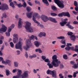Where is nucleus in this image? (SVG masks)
<instances>
[{
  "mask_svg": "<svg viewBox=\"0 0 78 78\" xmlns=\"http://www.w3.org/2000/svg\"><path fill=\"white\" fill-rule=\"evenodd\" d=\"M58 17H62V16H64V12L59 13L58 15Z\"/></svg>",
  "mask_w": 78,
  "mask_h": 78,
  "instance_id": "2f4dec72",
  "label": "nucleus"
},
{
  "mask_svg": "<svg viewBox=\"0 0 78 78\" xmlns=\"http://www.w3.org/2000/svg\"><path fill=\"white\" fill-rule=\"evenodd\" d=\"M34 44L36 47H38L41 45V43L37 41H36L34 42Z\"/></svg>",
  "mask_w": 78,
  "mask_h": 78,
  "instance_id": "f3484780",
  "label": "nucleus"
},
{
  "mask_svg": "<svg viewBox=\"0 0 78 78\" xmlns=\"http://www.w3.org/2000/svg\"><path fill=\"white\" fill-rule=\"evenodd\" d=\"M51 9L53 11H57V8L54 6H51Z\"/></svg>",
  "mask_w": 78,
  "mask_h": 78,
  "instance_id": "bb28decb",
  "label": "nucleus"
},
{
  "mask_svg": "<svg viewBox=\"0 0 78 78\" xmlns=\"http://www.w3.org/2000/svg\"><path fill=\"white\" fill-rule=\"evenodd\" d=\"M42 1L44 4L46 5L47 6L49 5V3H48V2L47 0H42Z\"/></svg>",
  "mask_w": 78,
  "mask_h": 78,
  "instance_id": "5701e85b",
  "label": "nucleus"
},
{
  "mask_svg": "<svg viewBox=\"0 0 78 78\" xmlns=\"http://www.w3.org/2000/svg\"><path fill=\"white\" fill-rule=\"evenodd\" d=\"M1 61H3V57H0V62Z\"/></svg>",
  "mask_w": 78,
  "mask_h": 78,
  "instance_id": "bf43d9fd",
  "label": "nucleus"
},
{
  "mask_svg": "<svg viewBox=\"0 0 78 78\" xmlns=\"http://www.w3.org/2000/svg\"><path fill=\"white\" fill-rule=\"evenodd\" d=\"M25 56L26 57V58H28V54L27 53V52H25Z\"/></svg>",
  "mask_w": 78,
  "mask_h": 78,
  "instance_id": "13d9d810",
  "label": "nucleus"
},
{
  "mask_svg": "<svg viewBox=\"0 0 78 78\" xmlns=\"http://www.w3.org/2000/svg\"><path fill=\"white\" fill-rule=\"evenodd\" d=\"M13 37H18V34H13Z\"/></svg>",
  "mask_w": 78,
  "mask_h": 78,
  "instance_id": "8fccbe9b",
  "label": "nucleus"
},
{
  "mask_svg": "<svg viewBox=\"0 0 78 78\" xmlns=\"http://www.w3.org/2000/svg\"><path fill=\"white\" fill-rule=\"evenodd\" d=\"M46 36V34L45 32H41L40 34L38 35V36L40 37H42V36H44L45 37Z\"/></svg>",
  "mask_w": 78,
  "mask_h": 78,
  "instance_id": "aec40b11",
  "label": "nucleus"
},
{
  "mask_svg": "<svg viewBox=\"0 0 78 78\" xmlns=\"http://www.w3.org/2000/svg\"><path fill=\"white\" fill-rule=\"evenodd\" d=\"M59 24L61 26V27H64L65 25H66V24H67L66 23V22H60L59 23Z\"/></svg>",
  "mask_w": 78,
  "mask_h": 78,
  "instance_id": "393cba45",
  "label": "nucleus"
},
{
  "mask_svg": "<svg viewBox=\"0 0 78 78\" xmlns=\"http://www.w3.org/2000/svg\"><path fill=\"white\" fill-rule=\"evenodd\" d=\"M70 22H69L66 25L68 27V28L70 29H73L74 28L73 26L70 25Z\"/></svg>",
  "mask_w": 78,
  "mask_h": 78,
  "instance_id": "a211bd4d",
  "label": "nucleus"
},
{
  "mask_svg": "<svg viewBox=\"0 0 78 78\" xmlns=\"http://www.w3.org/2000/svg\"><path fill=\"white\" fill-rule=\"evenodd\" d=\"M52 61L51 62L52 64H53L54 67H57L59 66V64H61V62L58 61L57 59V56L54 55L52 57Z\"/></svg>",
  "mask_w": 78,
  "mask_h": 78,
  "instance_id": "f03ea898",
  "label": "nucleus"
},
{
  "mask_svg": "<svg viewBox=\"0 0 78 78\" xmlns=\"http://www.w3.org/2000/svg\"><path fill=\"white\" fill-rule=\"evenodd\" d=\"M0 9L2 10H8L9 9V7L8 5L6 4H3L2 6L0 7Z\"/></svg>",
  "mask_w": 78,
  "mask_h": 78,
  "instance_id": "9b49d317",
  "label": "nucleus"
},
{
  "mask_svg": "<svg viewBox=\"0 0 78 78\" xmlns=\"http://www.w3.org/2000/svg\"><path fill=\"white\" fill-rule=\"evenodd\" d=\"M2 27L0 29V32H1L2 31H3V32H6V30H7V27H6L4 24H2Z\"/></svg>",
  "mask_w": 78,
  "mask_h": 78,
  "instance_id": "ddd939ff",
  "label": "nucleus"
},
{
  "mask_svg": "<svg viewBox=\"0 0 78 78\" xmlns=\"http://www.w3.org/2000/svg\"><path fill=\"white\" fill-rule=\"evenodd\" d=\"M78 72L76 71V72H74L73 73V76L74 78H75L76 76V75L77 74H78Z\"/></svg>",
  "mask_w": 78,
  "mask_h": 78,
  "instance_id": "cd10ccee",
  "label": "nucleus"
},
{
  "mask_svg": "<svg viewBox=\"0 0 78 78\" xmlns=\"http://www.w3.org/2000/svg\"><path fill=\"white\" fill-rule=\"evenodd\" d=\"M2 16L5 18H6V17H7V16L6 15V13H5V12H4L2 14Z\"/></svg>",
  "mask_w": 78,
  "mask_h": 78,
  "instance_id": "c03bdc74",
  "label": "nucleus"
},
{
  "mask_svg": "<svg viewBox=\"0 0 78 78\" xmlns=\"http://www.w3.org/2000/svg\"><path fill=\"white\" fill-rule=\"evenodd\" d=\"M17 53V55H20V51L19 50H17L16 51Z\"/></svg>",
  "mask_w": 78,
  "mask_h": 78,
  "instance_id": "680f3d73",
  "label": "nucleus"
},
{
  "mask_svg": "<svg viewBox=\"0 0 78 78\" xmlns=\"http://www.w3.org/2000/svg\"><path fill=\"white\" fill-rule=\"evenodd\" d=\"M67 20H68V19H67V18H66L64 20L63 22H66V23L67 24V22L66 21Z\"/></svg>",
  "mask_w": 78,
  "mask_h": 78,
  "instance_id": "603ef678",
  "label": "nucleus"
},
{
  "mask_svg": "<svg viewBox=\"0 0 78 78\" xmlns=\"http://www.w3.org/2000/svg\"><path fill=\"white\" fill-rule=\"evenodd\" d=\"M64 16H66L68 17H70V15L69 14V12H63Z\"/></svg>",
  "mask_w": 78,
  "mask_h": 78,
  "instance_id": "6ab92c4d",
  "label": "nucleus"
},
{
  "mask_svg": "<svg viewBox=\"0 0 78 78\" xmlns=\"http://www.w3.org/2000/svg\"><path fill=\"white\" fill-rule=\"evenodd\" d=\"M78 22L76 21H74L73 22V24H77Z\"/></svg>",
  "mask_w": 78,
  "mask_h": 78,
  "instance_id": "e2e57ef3",
  "label": "nucleus"
},
{
  "mask_svg": "<svg viewBox=\"0 0 78 78\" xmlns=\"http://www.w3.org/2000/svg\"><path fill=\"white\" fill-rule=\"evenodd\" d=\"M22 19L20 18L18 23V28H21L22 27V24H23V22L21 21Z\"/></svg>",
  "mask_w": 78,
  "mask_h": 78,
  "instance_id": "4468645a",
  "label": "nucleus"
},
{
  "mask_svg": "<svg viewBox=\"0 0 78 78\" xmlns=\"http://www.w3.org/2000/svg\"><path fill=\"white\" fill-rule=\"evenodd\" d=\"M14 24H12L11 25L10 27H9L8 30V32H6V34L7 36H10V32L12 30V29L14 28Z\"/></svg>",
  "mask_w": 78,
  "mask_h": 78,
  "instance_id": "1a4fd4ad",
  "label": "nucleus"
},
{
  "mask_svg": "<svg viewBox=\"0 0 78 78\" xmlns=\"http://www.w3.org/2000/svg\"><path fill=\"white\" fill-rule=\"evenodd\" d=\"M16 5L18 6V8H21V7H22V6H23V5H22L21 3L17 4Z\"/></svg>",
  "mask_w": 78,
  "mask_h": 78,
  "instance_id": "a18cd8bd",
  "label": "nucleus"
},
{
  "mask_svg": "<svg viewBox=\"0 0 78 78\" xmlns=\"http://www.w3.org/2000/svg\"><path fill=\"white\" fill-rule=\"evenodd\" d=\"M68 36H72L73 34V33L72 32H68L67 33Z\"/></svg>",
  "mask_w": 78,
  "mask_h": 78,
  "instance_id": "37998d69",
  "label": "nucleus"
},
{
  "mask_svg": "<svg viewBox=\"0 0 78 78\" xmlns=\"http://www.w3.org/2000/svg\"><path fill=\"white\" fill-rule=\"evenodd\" d=\"M18 75L20 77H21V78H27L28 76V72L25 71L22 74V70L18 69Z\"/></svg>",
  "mask_w": 78,
  "mask_h": 78,
  "instance_id": "20e7f679",
  "label": "nucleus"
},
{
  "mask_svg": "<svg viewBox=\"0 0 78 78\" xmlns=\"http://www.w3.org/2000/svg\"><path fill=\"white\" fill-rule=\"evenodd\" d=\"M54 2L60 8H64V1H59V0H54Z\"/></svg>",
  "mask_w": 78,
  "mask_h": 78,
  "instance_id": "0eeeda50",
  "label": "nucleus"
},
{
  "mask_svg": "<svg viewBox=\"0 0 78 78\" xmlns=\"http://www.w3.org/2000/svg\"><path fill=\"white\" fill-rule=\"evenodd\" d=\"M48 66H49V69H51L52 68H53V64H50V63H48L47 64Z\"/></svg>",
  "mask_w": 78,
  "mask_h": 78,
  "instance_id": "a878e982",
  "label": "nucleus"
},
{
  "mask_svg": "<svg viewBox=\"0 0 78 78\" xmlns=\"http://www.w3.org/2000/svg\"><path fill=\"white\" fill-rule=\"evenodd\" d=\"M58 39H64V37L60 36V37H57Z\"/></svg>",
  "mask_w": 78,
  "mask_h": 78,
  "instance_id": "58836bf2",
  "label": "nucleus"
},
{
  "mask_svg": "<svg viewBox=\"0 0 78 78\" xmlns=\"http://www.w3.org/2000/svg\"><path fill=\"white\" fill-rule=\"evenodd\" d=\"M27 3L29 4L30 6H32L33 5L29 1H27Z\"/></svg>",
  "mask_w": 78,
  "mask_h": 78,
  "instance_id": "864d4df0",
  "label": "nucleus"
},
{
  "mask_svg": "<svg viewBox=\"0 0 78 78\" xmlns=\"http://www.w3.org/2000/svg\"><path fill=\"white\" fill-rule=\"evenodd\" d=\"M66 46L67 47L65 48V50L67 51H69V50H70V47L68 46Z\"/></svg>",
  "mask_w": 78,
  "mask_h": 78,
  "instance_id": "c9c22d12",
  "label": "nucleus"
},
{
  "mask_svg": "<svg viewBox=\"0 0 78 78\" xmlns=\"http://www.w3.org/2000/svg\"><path fill=\"white\" fill-rule=\"evenodd\" d=\"M41 18L44 22H46L48 21V20L55 23L58 22L56 20V19H55V18L51 17H49L48 18V17L45 15H43L42 16H41Z\"/></svg>",
  "mask_w": 78,
  "mask_h": 78,
  "instance_id": "7ed1b4c3",
  "label": "nucleus"
},
{
  "mask_svg": "<svg viewBox=\"0 0 78 78\" xmlns=\"http://www.w3.org/2000/svg\"><path fill=\"white\" fill-rule=\"evenodd\" d=\"M16 70H17V69H15L13 70H12L13 73H15V72H16Z\"/></svg>",
  "mask_w": 78,
  "mask_h": 78,
  "instance_id": "774afa93",
  "label": "nucleus"
},
{
  "mask_svg": "<svg viewBox=\"0 0 78 78\" xmlns=\"http://www.w3.org/2000/svg\"><path fill=\"white\" fill-rule=\"evenodd\" d=\"M66 47V45L65 44L64 45H61V47L62 48H64V47Z\"/></svg>",
  "mask_w": 78,
  "mask_h": 78,
  "instance_id": "052dcab7",
  "label": "nucleus"
},
{
  "mask_svg": "<svg viewBox=\"0 0 78 78\" xmlns=\"http://www.w3.org/2000/svg\"><path fill=\"white\" fill-rule=\"evenodd\" d=\"M74 5L76 6L75 8V9L76 11H78V2L76 1H74Z\"/></svg>",
  "mask_w": 78,
  "mask_h": 78,
  "instance_id": "2eb2a0df",
  "label": "nucleus"
},
{
  "mask_svg": "<svg viewBox=\"0 0 78 78\" xmlns=\"http://www.w3.org/2000/svg\"><path fill=\"white\" fill-rule=\"evenodd\" d=\"M73 77V76L72 75H68V77L69 78H72Z\"/></svg>",
  "mask_w": 78,
  "mask_h": 78,
  "instance_id": "4d7b16f0",
  "label": "nucleus"
},
{
  "mask_svg": "<svg viewBox=\"0 0 78 78\" xmlns=\"http://www.w3.org/2000/svg\"><path fill=\"white\" fill-rule=\"evenodd\" d=\"M35 51L36 52H38L39 53H42V51L41 50V49L40 48L36 49Z\"/></svg>",
  "mask_w": 78,
  "mask_h": 78,
  "instance_id": "b1692460",
  "label": "nucleus"
},
{
  "mask_svg": "<svg viewBox=\"0 0 78 78\" xmlns=\"http://www.w3.org/2000/svg\"><path fill=\"white\" fill-rule=\"evenodd\" d=\"M33 13V12H30V13H27L26 14V16L29 19H30V18H31V17H32V14Z\"/></svg>",
  "mask_w": 78,
  "mask_h": 78,
  "instance_id": "dca6fc26",
  "label": "nucleus"
},
{
  "mask_svg": "<svg viewBox=\"0 0 78 78\" xmlns=\"http://www.w3.org/2000/svg\"><path fill=\"white\" fill-rule=\"evenodd\" d=\"M26 25L25 26V28L26 30L30 33H32L33 31V29L31 27V24L29 22H26Z\"/></svg>",
  "mask_w": 78,
  "mask_h": 78,
  "instance_id": "39448f33",
  "label": "nucleus"
},
{
  "mask_svg": "<svg viewBox=\"0 0 78 78\" xmlns=\"http://www.w3.org/2000/svg\"><path fill=\"white\" fill-rule=\"evenodd\" d=\"M18 65H19V63H18V62H14V66L15 67H18Z\"/></svg>",
  "mask_w": 78,
  "mask_h": 78,
  "instance_id": "473e14b6",
  "label": "nucleus"
},
{
  "mask_svg": "<svg viewBox=\"0 0 78 78\" xmlns=\"http://www.w3.org/2000/svg\"><path fill=\"white\" fill-rule=\"evenodd\" d=\"M73 68L74 69H78V65H77L76 64H74V65H73L72 66Z\"/></svg>",
  "mask_w": 78,
  "mask_h": 78,
  "instance_id": "c85d7f7f",
  "label": "nucleus"
},
{
  "mask_svg": "<svg viewBox=\"0 0 78 78\" xmlns=\"http://www.w3.org/2000/svg\"><path fill=\"white\" fill-rule=\"evenodd\" d=\"M66 46H68V47H69V46H72V44L71 43H67Z\"/></svg>",
  "mask_w": 78,
  "mask_h": 78,
  "instance_id": "6e6d98bb",
  "label": "nucleus"
},
{
  "mask_svg": "<svg viewBox=\"0 0 78 78\" xmlns=\"http://www.w3.org/2000/svg\"><path fill=\"white\" fill-rule=\"evenodd\" d=\"M10 6H12V8H14L15 6H14V3L12 2H11L10 3Z\"/></svg>",
  "mask_w": 78,
  "mask_h": 78,
  "instance_id": "f704fd0d",
  "label": "nucleus"
},
{
  "mask_svg": "<svg viewBox=\"0 0 78 78\" xmlns=\"http://www.w3.org/2000/svg\"><path fill=\"white\" fill-rule=\"evenodd\" d=\"M61 43L63 44H65V45H66V41L65 40L64 41L62 42Z\"/></svg>",
  "mask_w": 78,
  "mask_h": 78,
  "instance_id": "69168bd1",
  "label": "nucleus"
},
{
  "mask_svg": "<svg viewBox=\"0 0 78 78\" xmlns=\"http://www.w3.org/2000/svg\"><path fill=\"white\" fill-rule=\"evenodd\" d=\"M47 74H50L51 75L53 78H56V73H55L53 71H51L50 69H48L46 72Z\"/></svg>",
  "mask_w": 78,
  "mask_h": 78,
  "instance_id": "9d476101",
  "label": "nucleus"
},
{
  "mask_svg": "<svg viewBox=\"0 0 78 78\" xmlns=\"http://www.w3.org/2000/svg\"><path fill=\"white\" fill-rule=\"evenodd\" d=\"M26 9L28 12H30L31 11V8L30 7H27Z\"/></svg>",
  "mask_w": 78,
  "mask_h": 78,
  "instance_id": "7c9ffc66",
  "label": "nucleus"
},
{
  "mask_svg": "<svg viewBox=\"0 0 78 78\" xmlns=\"http://www.w3.org/2000/svg\"><path fill=\"white\" fill-rule=\"evenodd\" d=\"M63 57L65 59H67L68 57H67V55H63Z\"/></svg>",
  "mask_w": 78,
  "mask_h": 78,
  "instance_id": "4c0bfd02",
  "label": "nucleus"
},
{
  "mask_svg": "<svg viewBox=\"0 0 78 78\" xmlns=\"http://www.w3.org/2000/svg\"><path fill=\"white\" fill-rule=\"evenodd\" d=\"M10 44L12 48H14V43H13L12 42H11L10 43Z\"/></svg>",
  "mask_w": 78,
  "mask_h": 78,
  "instance_id": "a19ab883",
  "label": "nucleus"
},
{
  "mask_svg": "<svg viewBox=\"0 0 78 78\" xmlns=\"http://www.w3.org/2000/svg\"><path fill=\"white\" fill-rule=\"evenodd\" d=\"M60 68L61 69H63V68H64V65H62V64H60Z\"/></svg>",
  "mask_w": 78,
  "mask_h": 78,
  "instance_id": "3c124183",
  "label": "nucleus"
},
{
  "mask_svg": "<svg viewBox=\"0 0 78 78\" xmlns=\"http://www.w3.org/2000/svg\"><path fill=\"white\" fill-rule=\"evenodd\" d=\"M74 51L76 52H78V45L75 46Z\"/></svg>",
  "mask_w": 78,
  "mask_h": 78,
  "instance_id": "c756f323",
  "label": "nucleus"
},
{
  "mask_svg": "<svg viewBox=\"0 0 78 78\" xmlns=\"http://www.w3.org/2000/svg\"><path fill=\"white\" fill-rule=\"evenodd\" d=\"M2 63L5 65L8 64L9 66L11 65V60L8 59H6L5 61L4 60L2 61Z\"/></svg>",
  "mask_w": 78,
  "mask_h": 78,
  "instance_id": "f8f14e48",
  "label": "nucleus"
},
{
  "mask_svg": "<svg viewBox=\"0 0 78 78\" xmlns=\"http://www.w3.org/2000/svg\"><path fill=\"white\" fill-rule=\"evenodd\" d=\"M35 2L36 4H38L39 5H40L41 4L40 2L38 1L35 0Z\"/></svg>",
  "mask_w": 78,
  "mask_h": 78,
  "instance_id": "49530a36",
  "label": "nucleus"
},
{
  "mask_svg": "<svg viewBox=\"0 0 78 78\" xmlns=\"http://www.w3.org/2000/svg\"><path fill=\"white\" fill-rule=\"evenodd\" d=\"M70 39L72 41H75V39H76V36L73 35H71V36Z\"/></svg>",
  "mask_w": 78,
  "mask_h": 78,
  "instance_id": "412c9836",
  "label": "nucleus"
},
{
  "mask_svg": "<svg viewBox=\"0 0 78 78\" xmlns=\"http://www.w3.org/2000/svg\"><path fill=\"white\" fill-rule=\"evenodd\" d=\"M36 56H37L36 55L34 54L32 56H29V58H36Z\"/></svg>",
  "mask_w": 78,
  "mask_h": 78,
  "instance_id": "ea45409f",
  "label": "nucleus"
},
{
  "mask_svg": "<svg viewBox=\"0 0 78 78\" xmlns=\"http://www.w3.org/2000/svg\"><path fill=\"white\" fill-rule=\"evenodd\" d=\"M70 64H71L74 65V64H75V62H74L73 61H71L70 62Z\"/></svg>",
  "mask_w": 78,
  "mask_h": 78,
  "instance_id": "5fc2aeb1",
  "label": "nucleus"
},
{
  "mask_svg": "<svg viewBox=\"0 0 78 78\" xmlns=\"http://www.w3.org/2000/svg\"><path fill=\"white\" fill-rule=\"evenodd\" d=\"M18 37L14 38L13 40V41L14 42V44H16V42H18Z\"/></svg>",
  "mask_w": 78,
  "mask_h": 78,
  "instance_id": "4be33fe9",
  "label": "nucleus"
},
{
  "mask_svg": "<svg viewBox=\"0 0 78 78\" xmlns=\"http://www.w3.org/2000/svg\"><path fill=\"white\" fill-rule=\"evenodd\" d=\"M27 6V4L26 2H24L23 4V6L24 7V8H26Z\"/></svg>",
  "mask_w": 78,
  "mask_h": 78,
  "instance_id": "09e8293b",
  "label": "nucleus"
},
{
  "mask_svg": "<svg viewBox=\"0 0 78 78\" xmlns=\"http://www.w3.org/2000/svg\"><path fill=\"white\" fill-rule=\"evenodd\" d=\"M35 39L37 40L38 39L37 37L34 36V35H32L30 37V39L26 40V44H26V46L24 47V48L26 51H27L28 49L30 48V47L32 46L31 40V39Z\"/></svg>",
  "mask_w": 78,
  "mask_h": 78,
  "instance_id": "f257e3e1",
  "label": "nucleus"
},
{
  "mask_svg": "<svg viewBox=\"0 0 78 78\" xmlns=\"http://www.w3.org/2000/svg\"><path fill=\"white\" fill-rule=\"evenodd\" d=\"M41 58L43 60H44L46 59V56H45L42 55L41 56Z\"/></svg>",
  "mask_w": 78,
  "mask_h": 78,
  "instance_id": "de8ad7c7",
  "label": "nucleus"
},
{
  "mask_svg": "<svg viewBox=\"0 0 78 78\" xmlns=\"http://www.w3.org/2000/svg\"><path fill=\"white\" fill-rule=\"evenodd\" d=\"M38 15V13H35L34 14V16H33V20L34 21L35 23H37V26L40 27L41 28H43L44 26L43 25L41 24H40V23L38 22L36 20V18L37 17V15Z\"/></svg>",
  "mask_w": 78,
  "mask_h": 78,
  "instance_id": "423d86ee",
  "label": "nucleus"
},
{
  "mask_svg": "<svg viewBox=\"0 0 78 78\" xmlns=\"http://www.w3.org/2000/svg\"><path fill=\"white\" fill-rule=\"evenodd\" d=\"M10 72L9 71L8 69L6 70V74L7 76H8V75H9V73Z\"/></svg>",
  "mask_w": 78,
  "mask_h": 78,
  "instance_id": "72a5a7b5",
  "label": "nucleus"
},
{
  "mask_svg": "<svg viewBox=\"0 0 78 78\" xmlns=\"http://www.w3.org/2000/svg\"><path fill=\"white\" fill-rule=\"evenodd\" d=\"M44 62H48V63H50V61H49V59L48 58H46L44 60Z\"/></svg>",
  "mask_w": 78,
  "mask_h": 78,
  "instance_id": "e433bc0d",
  "label": "nucleus"
},
{
  "mask_svg": "<svg viewBox=\"0 0 78 78\" xmlns=\"http://www.w3.org/2000/svg\"><path fill=\"white\" fill-rule=\"evenodd\" d=\"M51 15L52 16H57V14L56 13H51Z\"/></svg>",
  "mask_w": 78,
  "mask_h": 78,
  "instance_id": "79ce46f5",
  "label": "nucleus"
},
{
  "mask_svg": "<svg viewBox=\"0 0 78 78\" xmlns=\"http://www.w3.org/2000/svg\"><path fill=\"white\" fill-rule=\"evenodd\" d=\"M77 54H75L73 55V57H75L76 56H77Z\"/></svg>",
  "mask_w": 78,
  "mask_h": 78,
  "instance_id": "338daca9",
  "label": "nucleus"
},
{
  "mask_svg": "<svg viewBox=\"0 0 78 78\" xmlns=\"http://www.w3.org/2000/svg\"><path fill=\"white\" fill-rule=\"evenodd\" d=\"M71 50H74V47H70V49Z\"/></svg>",
  "mask_w": 78,
  "mask_h": 78,
  "instance_id": "0e129e2a",
  "label": "nucleus"
},
{
  "mask_svg": "<svg viewBox=\"0 0 78 78\" xmlns=\"http://www.w3.org/2000/svg\"><path fill=\"white\" fill-rule=\"evenodd\" d=\"M22 38H19V41L18 43H17L15 45V48L16 49H20L22 51Z\"/></svg>",
  "mask_w": 78,
  "mask_h": 78,
  "instance_id": "6e6552de",
  "label": "nucleus"
}]
</instances>
